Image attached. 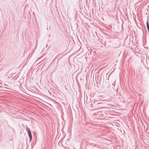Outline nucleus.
<instances>
[{
    "mask_svg": "<svg viewBox=\"0 0 149 149\" xmlns=\"http://www.w3.org/2000/svg\"><path fill=\"white\" fill-rule=\"evenodd\" d=\"M11 12V13H12V14L13 15V12Z\"/></svg>",
    "mask_w": 149,
    "mask_h": 149,
    "instance_id": "nucleus-6",
    "label": "nucleus"
},
{
    "mask_svg": "<svg viewBox=\"0 0 149 149\" xmlns=\"http://www.w3.org/2000/svg\"><path fill=\"white\" fill-rule=\"evenodd\" d=\"M26 130L27 132L30 139V141H31L32 139V136L30 129L28 128L27 125L26 126Z\"/></svg>",
    "mask_w": 149,
    "mask_h": 149,
    "instance_id": "nucleus-1",
    "label": "nucleus"
},
{
    "mask_svg": "<svg viewBox=\"0 0 149 149\" xmlns=\"http://www.w3.org/2000/svg\"><path fill=\"white\" fill-rule=\"evenodd\" d=\"M129 40H130V38Z\"/></svg>",
    "mask_w": 149,
    "mask_h": 149,
    "instance_id": "nucleus-8",
    "label": "nucleus"
},
{
    "mask_svg": "<svg viewBox=\"0 0 149 149\" xmlns=\"http://www.w3.org/2000/svg\"><path fill=\"white\" fill-rule=\"evenodd\" d=\"M138 80L139 81L142 82V79L141 78H140L139 79H138Z\"/></svg>",
    "mask_w": 149,
    "mask_h": 149,
    "instance_id": "nucleus-3",
    "label": "nucleus"
},
{
    "mask_svg": "<svg viewBox=\"0 0 149 149\" xmlns=\"http://www.w3.org/2000/svg\"><path fill=\"white\" fill-rule=\"evenodd\" d=\"M146 24L147 28V29L148 30V31H149V24L148 21H147V22H146Z\"/></svg>",
    "mask_w": 149,
    "mask_h": 149,
    "instance_id": "nucleus-2",
    "label": "nucleus"
},
{
    "mask_svg": "<svg viewBox=\"0 0 149 149\" xmlns=\"http://www.w3.org/2000/svg\"><path fill=\"white\" fill-rule=\"evenodd\" d=\"M4 88H6L8 89H10V88H7V87H4Z\"/></svg>",
    "mask_w": 149,
    "mask_h": 149,
    "instance_id": "nucleus-4",
    "label": "nucleus"
},
{
    "mask_svg": "<svg viewBox=\"0 0 149 149\" xmlns=\"http://www.w3.org/2000/svg\"><path fill=\"white\" fill-rule=\"evenodd\" d=\"M77 38L78 39V40H79V39H78V38Z\"/></svg>",
    "mask_w": 149,
    "mask_h": 149,
    "instance_id": "nucleus-7",
    "label": "nucleus"
},
{
    "mask_svg": "<svg viewBox=\"0 0 149 149\" xmlns=\"http://www.w3.org/2000/svg\"><path fill=\"white\" fill-rule=\"evenodd\" d=\"M112 86H113V85H115V84H114L113 83H112Z\"/></svg>",
    "mask_w": 149,
    "mask_h": 149,
    "instance_id": "nucleus-5",
    "label": "nucleus"
}]
</instances>
